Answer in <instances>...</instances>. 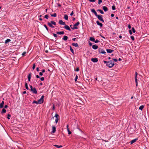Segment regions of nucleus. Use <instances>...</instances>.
Masks as SVG:
<instances>
[{
	"label": "nucleus",
	"mask_w": 149,
	"mask_h": 149,
	"mask_svg": "<svg viewBox=\"0 0 149 149\" xmlns=\"http://www.w3.org/2000/svg\"><path fill=\"white\" fill-rule=\"evenodd\" d=\"M109 63L106 64V65L109 68H111L114 65V64L113 61H109Z\"/></svg>",
	"instance_id": "1"
},
{
	"label": "nucleus",
	"mask_w": 149,
	"mask_h": 149,
	"mask_svg": "<svg viewBox=\"0 0 149 149\" xmlns=\"http://www.w3.org/2000/svg\"><path fill=\"white\" fill-rule=\"evenodd\" d=\"M48 25L52 28H54V26L52 24L56 25V23L54 21H51L50 22H48L47 23Z\"/></svg>",
	"instance_id": "2"
},
{
	"label": "nucleus",
	"mask_w": 149,
	"mask_h": 149,
	"mask_svg": "<svg viewBox=\"0 0 149 149\" xmlns=\"http://www.w3.org/2000/svg\"><path fill=\"white\" fill-rule=\"evenodd\" d=\"M44 96L43 95H42L41 98L38 100V103H39V104H42L44 102Z\"/></svg>",
	"instance_id": "3"
},
{
	"label": "nucleus",
	"mask_w": 149,
	"mask_h": 149,
	"mask_svg": "<svg viewBox=\"0 0 149 149\" xmlns=\"http://www.w3.org/2000/svg\"><path fill=\"white\" fill-rule=\"evenodd\" d=\"M138 73L136 72H135V80L136 84V87L138 86V81L137 79V75Z\"/></svg>",
	"instance_id": "4"
},
{
	"label": "nucleus",
	"mask_w": 149,
	"mask_h": 149,
	"mask_svg": "<svg viewBox=\"0 0 149 149\" xmlns=\"http://www.w3.org/2000/svg\"><path fill=\"white\" fill-rule=\"evenodd\" d=\"M79 24V22H78L77 23L74 25V27L72 28V29L73 30L77 29L78 27L77 26H78Z\"/></svg>",
	"instance_id": "5"
},
{
	"label": "nucleus",
	"mask_w": 149,
	"mask_h": 149,
	"mask_svg": "<svg viewBox=\"0 0 149 149\" xmlns=\"http://www.w3.org/2000/svg\"><path fill=\"white\" fill-rule=\"evenodd\" d=\"M98 51L100 54H104L106 53L101 48H99Z\"/></svg>",
	"instance_id": "6"
},
{
	"label": "nucleus",
	"mask_w": 149,
	"mask_h": 149,
	"mask_svg": "<svg viewBox=\"0 0 149 149\" xmlns=\"http://www.w3.org/2000/svg\"><path fill=\"white\" fill-rule=\"evenodd\" d=\"M97 18L100 21L104 22V20L102 17V15H98L97 16Z\"/></svg>",
	"instance_id": "7"
},
{
	"label": "nucleus",
	"mask_w": 149,
	"mask_h": 149,
	"mask_svg": "<svg viewBox=\"0 0 149 149\" xmlns=\"http://www.w3.org/2000/svg\"><path fill=\"white\" fill-rule=\"evenodd\" d=\"M30 91H32V93H33L35 94L37 93V91L36 89L35 88H34L31 90H30Z\"/></svg>",
	"instance_id": "8"
},
{
	"label": "nucleus",
	"mask_w": 149,
	"mask_h": 149,
	"mask_svg": "<svg viewBox=\"0 0 149 149\" xmlns=\"http://www.w3.org/2000/svg\"><path fill=\"white\" fill-rule=\"evenodd\" d=\"M91 60L94 63L97 62L98 61V60L97 58H92Z\"/></svg>",
	"instance_id": "9"
},
{
	"label": "nucleus",
	"mask_w": 149,
	"mask_h": 149,
	"mask_svg": "<svg viewBox=\"0 0 149 149\" xmlns=\"http://www.w3.org/2000/svg\"><path fill=\"white\" fill-rule=\"evenodd\" d=\"M91 12L93 13L96 17L98 15L97 14V12L94 9H92L91 10Z\"/></svg>",
	"instance_id": "10"
},
{
	"label": "nucleus",
	"mask_w": 149,
	"mask_h": 149,
	"mask_svg": "<svg viewBox=\"0 0 149 149\" xmlns=\"http://www.w3.org/2000/svg\"><path fill=\"white\" fill-rule=\"evenodd\" d=\"M65 29L69 31H71V29L69 26L67 25H65V26L63 27Z\"/></svg>",
	"instance_id": "11"
},
{
	"label": "nucleus",
	"mask_w": 149,
	"mask_h": 149,
	"mask_svg": "<svg viewBox=\"0 0 149 149\" xmlns=\"http://www.w3.org/2000/svg\"><path fill=\"white\" fill-rule=\"evenodd\" d=\"M58 23L61 25H65V22L63 21L62 20H60L59 21Z\"/></svg>",
	"instance_id": "12"
},
{
	"label": "nucleus",
	"mask_w": 149,
	"mask_h": 149,
	"mask_svg": "<svg viewBox=\"0 0 149 149\" xmlns=\"http://www.w3.org/2000/svg\"><path fill=\"white\" fill-rule=\"evenodd\" d=\"M52 133H54L56 131V127L54 126H53L52 127Z\"/></svg>",
	"instance_id": "13"
},
{
	"label": "nucleus",
	"mask_w": 149,
	"mask_h": 149,
	"mask_svg": "<svg viewBox=\"0 0 149 149\" xmlns=\"http://www.w3.org/2000/svg\"><path fill=\"white\" fill-rule=\"evenodd\" d=\"M96 23L98 25L100 26V28H101L103 26L102 24L100 22L98 21H96Z\"/></svg>",
	"instance_id": "14"
},
{
	"label": "nucleus",
	"mask_w": 149,
	"mask_h": 149,
	"mask_svg": "<svg viewBox=\"0 0 149 149\" xmlns=\"http://www.w3.org/2000/svg\"><path fill=\"white\" fill-rule=\"evenodd\" d=\"M107 52L108 53H111L113 52V50L111 49H107Z\"/></svg>",
	"instance_id": "15"
},
{
	"label": "nucleus",
	"mask_w": 149,
	"mask_h": 149,
	"mask_svg": "<svg viewBox=\"0 0 149 149\" xmlns=\"http://www.w3.org/2000/svg\"><path fill=\"white\" fill-rule=\"evenodd\" d=\"M92 48L94 49H96L98 48V46L96 45H94L92 46Z\"/></svg>",
	"instance_id": "16"
},
{
	"label": "nucleus",
	"mask_w": 149,
	"mask_h": 149,
	"mask_svg": "<svg viewBox=\"0 0 149 149\" xmlns=\"http://www.w3.org/2000/svg\"><path fill=\"white\" fill-rule=\"evenodd\" d=\"M68 126H69L68 125H67V130H68V134H71L72 132L70 131L69 129Z\"/></svg>",
	"instance_id": "17"
},
{
	"label": "nucleus",
	"mask_w": 149,
	"mask_h": 149,
	"mask_svg": "<svg viewBox=\"0 0 149 149\" xmlns=\"http://www.w3.org/2000/svg\"><path fill=\"white\" fill-rule=\"evenodd\" d=\"M102 8L105 12L107 11L108 10L107 7L106 6H103Z\"/></svg>",
	"instance_id": "18"
},
{
	"label": "nucleus",
	"mask_w": 149,
	"mask_h": 149,
	"mask_svg": "<svg viewBox=\"0 0 149 149\" xmlns=\"http://www.w3.org/2000/svg\"><path fill=\"white\" fill-rule=\"evenodd\" d=\"M138 138H136L135 139H134L133 140H132L131 141V144H133V143H134L136 141H137V140H138Z\"/></svg>",
	"instance_id": "19"
},
{
	"label": "nucleus",
	"mask_w": 149,
	"mask_h": 149,
	"mask_svg": "<svg viewBox=\"0 0 149 149\" xmlns=\"http://www.w3.org/2000/svg\"><path fill=\"white\" fill-rule=\"evenodd\" d=\"M68 39V37L67 36H63V38H62V39L64 41H66Z\"/></svg>",
	"instance_id": "20"
},
{
	"label": "nucleus",
	"mask_w": 149,
	"mask_h": 149,
	"mask_svg": "<svg viewBox=\"0 0 149 149\" xmlns=\"http://www.w3.org/2000/svg\"><path fill=\"white\" fill-rule=\"evenodd\" d=\"M4 102L3 101H2V102L0 104V108H2L3 107V105Z\"/></svg>",
	"instance_id": "21"
},
{
	"label": "nucleus",
	"mask_w": 149,
	"mask_h": 149,
	"mask_svg": "<svg viewBox=\"0 0 149 149\" xmlns=\"http://www.w3.org/2000/svg\"><path fill=\"white\" fill-rule=\"evenodd\" d=\"M56 33L58 35H61V34H63L64 33V31H60V32H57Z\"/></svg>",
	"instance_id": "22"
},
{
	"label": "nucleus",
	"mask_w": 149,
	"mask_h": 149,
	"mask_svg": "<svg viewBox=\"0 0 149 149\" xmlns=\"http://www.w3.org/2000/svg\"><path fill=\"white\" fill-rule=\"evenodd\" d=\"M72 45L75 47H78V45L77 43H73L72 44Z\"/></svg>",
	"instance_id": "23"
},
{
	"label": "nucleus",
	"mask_w": 149,
	"mask_h": 149,
	"mask_svg": "<svg viewBox=\"0 0 149 149\" xmlns=\"http://www.w3.org/2000/svg\"><path fill=\"white\" fill-rule=\"evenodd\" d=\"M70 50L71 51V52L73 54H74V50L72 48L71 46H70Z\"/></svg>",
	"instance_id": "24"
},
{
	"label": "nucleus",
	"mask_w": 149,
	"mask_h": 149,
	"mask_svg": "<svg viewBox=\"0 0 149 149\" xmlns=\"http://www.w3.org/2000/svg\"><path fill=\"white\" fill-rule=\"evenodd\" d=\"M25 87L26 89H27V90L29 89V88L28 86V84L26 82H25Z\"/></svg>",
	"instance_id": "25"
},
{
	"label": "nucleus",
	"mask_w": 149,
	"mask_h": 149,
	"mask_svg": "<svg viewBox=\"0 0 149 149\" xmlns=\"http://www.w3.org/2000/svg\"><path fill=\"white\" fill-rule=\"evenodd\" d=\"M6 110L4 108H3L1 112V113H6Z\"/></svg>",
	"instance_id": "26"
},
{
	"label": "nucleus",
	"mask_w": 149,
	"mask_h": 149,
	"mask_svg": "<svg viewBox=\"0 0 149 149\" xmlns=\"http://www.w3.org/2000/svg\"><path fill=\"white\" fill-rule=\"evenodd\" d=\"M64 18L66 20H68V16L67 15H65L64 16Z\"/></svg>",
	"instance_id": "27"
},
{
	"label": "nucleus",
	"mask_w": 149,
	"mask_h": 149,
	"mask_svg": "<svg viewBox=\"0 0 149 149\" xmlns=\"http://www.w3.org/2000/svg\"><path fill=\"white\" fill-rule=\"evenodd\" d=\"M54 146H55L57 148H62V146H61V145L58 146V145H54Z\"/></svg>",
	"instance_id": "28"
},
{
	"label": "nucleus",
	"mask_w": 149,
	"mask_h": 149,
	"mask_svg": "<svg viewBox=\"0 0 149 149\" xmlns=\"http://www.w3.org/2000/svg\"><path fill=\"white\" fill-rule=\"evenodd\" d=\"M90 40L94 42L95 41V38L93 37H91L90 38Z\"/></svg>",
	"instance_id": "29"
},
{
	"label": "nucleus",
	"mask_w": 149,
	"mask_h": 149,
	"mask_svg": "<svg viewBox=\"0 0 149 149\" xmlns=\"http://www.w3.org/2000/svg\"><path fill=\"white\" fill-rule=\"evenodd\" d=\"M50 15L52 17H56L57 16V15L56 13H54L53 14H50Z\"/></svg>",
	"instance_id": "30"
},
{
	"label": "nucleus",
	"mask_w": 149,
	"mask_h": 149,
	"mask_svg": "<svg viewBox=\"0 0 149 149\" xmlns=\"http://www.w3.org/2000/svg\"><path fill=\"white\" fill-rule=\"evenodd\" d=\"M144 106L143 105H141L139 107V109L141 110H142L144 108Z\"/></svg>",
	"instance_id": "31"
},
{
	"label": "nucleus",
	"mask_w": 149,
	"mask_h": 149,
	"mask_svg": "<svg viewBox=\"0 0 149 149\" xmlns=\"http://www.w3.org/2000/svg\"><path fill=\"white\" fill-rule=\"evenodd\" d=\"M32 74L31 73H30L28 76V79H31V75Z\"/></svg>",
	"instance_id": "32"
},
{
	"label": "nucleus",
	"mask_w": 149,
	"mask_h": 149,
	"mask_svg": "<svg viewBox=\"0 0 149 149\" xmlns=\"http://www.w3.org/2000/svg\"><path fill=\"white\" fill-rule=\"evenodd\" d=\"M10 40L8 39L6 40L5 42V43L6 44L7 43L10 42Z\"/></svg>",
	"instance_id": "33"
},
{
	"label": "nucleus",
	"mask_w": 149,
	"mask_h": 149,
	"mask_svg": "<svg viewBox=\"0 0 149 149\" xmlns=\"http://www.w3.org/2000/svg\"><path fill=\"white\" fill-rule=\"evenodd\" d=\"M11 116L10 115V114H8V115H7V118L9 120L10 119V117H11Z\"/></svg>",
	"instance_id": "34"
},
{
	"label": "nucleus",
	"mask_w": 149,
	"mask_h": 149,
	"mask_svg": "<svg viewBox=\"0 0 149 149\" xmlns=\"http://www.w3.org/2000/svg\"><path fill=\"white\" fill-rule=\"evenodd\" d=\"M54 117H55L56 119L58 118L59 115L57 114H56L55 115Z\"/></svg>",
	"instance_id": "35"
},
{
	"label": "nucleus",
	"mask_w": 149,
	"mask_h": 149,
	"mask_svg": "<svg viewBox=\"0 0 149 149\" xmlns=\"http://www.w3.org/2000/svg\"><path fill=\"white\" fill-rule=\"evenodd\" d=\"M132 32L133 33H135L136 32L135 30L134 27H132Z\"/></svg>",
	"instance_id": "36"
},
{
	"label": "nucleus",
	"mask_w": 149,
	"mask_h": 149,
	"mask_svg": "<svg viewBox=\"0 0 149 149\" xmlns=\"http://www.w3.org/2000/svg\"><path fill=\"white\" fill-rule=\"evenodd\" d=\"M38 101H36V100H34L33 101V102H32V103L33 104V103H36V104H38L39 103H38Z\"/></svg>",
	"instance_id": "37"
},
{
	"label": "nucleus",
	"mask_w": 149,
	"mask_h": 149,
	"mask_svg": "<svg viewBox=\"0 0 149 149\" xmlns=\"http://www.w3.org/2000/svg\"><path fill=\"white\" fill-rule=\"evenodd\" d=\"M49 16L48 15H45L44 16V17L47 19H48V17H49Z\"/></svg>",
	"instance_id": "38"
},
{
	"label": "nucleus",
	"mask_w": 149,
	"mask_h": 149,
	"mask_svg": "<svg viewBox=\"0 0 149 149\" xmlns=\"http://www.w3.org/2000/svg\"><path fill=\"white\" fill-rule=\"evenodd\" d=\"M116 7H115V6H112V9L113 10H114L116 9Z\"/></svg>",
	"instance_id": "39"
},
{
	"label": "nucleus",
	"mask_w": 149,
	"mask_h": 149,
	"mask_svg": "<svg viewBox=\"0 0 149 149\" xmlns=\"http://www.w3.org/2000/svg\"><path fill=\"white\" fill-rule=\"evenodd\" d=\"M36 67V64L35 63H34L33 64L32 69L33 70H34Z\"/></svg>",
	"instance_id": "40"
},
{
	"label": "nucleus",
	"mask_w": 149,
	"mask_h": 149,
	"mask_svg": "<svg viewBox=\"0 0 149 149\" xmlns=\"http://www.w3.org/2000/svg\"><path fill=\"white\" fill-rule=\"evenodd\" d=\"M130 38L132 40H134V36H130Z\"/></svg>",
	"instance_id": "41"
},
{
	"label": "nucleus",
	"mask_w": 149,
	"mask_h": 149,
	"mask_svg": "<svg viewBox=\"0 0 149 149\" xmlns=\"http://www.w3.org/2000/svg\"><path fill=\"white\" fill-rule=\"evenodd\" d=\"M44 27H45V28L46 29V30H47V31H48V28H47V26L46 25H45V24H44Z\"/></svg>",
	"instance_id": "42"
},
{
	"label": "nucleus",
	"mask_w": 149,
	"mask_h": 149,
	"mask_svg": "<svg viewBox=\"0 0 149 149\" xmlns=\"http://www.w3.org/2000/svg\"><path fill=\"white\" fill-rule=\"evenodd\" d=\"M98 0V4H100L102 2V0Z\"/></svg>",
	"instance_id": "43"
},
{
	"label": "nucleus",
	"mask_w": 149,
	"mask_h": 149,
	"mask_svg": "<svg viewBox=\"0 0 149 149\" xmlns=\"http://www.w3.org/2000/svg\"><path fill=\"white\" fill-rule=\"evenodd\" d=\"M78 76L77 75H76L75 78L74 80L75 82L77 81V79H78Z\"/></svg>",
	"instance_id": "44"
},
{
	"label": "nucleus",
	"mask_w": 149,
	"mask_h": 149,
	"mask_svg": "<svg viewBox=\"0 0 149 149\" xmlns=\"http://www.w3.org/2000/svg\"><path fill=\"white\" fill-rule=\"evenodd\" d=\"M53 35L55 37V38H56V37H57V36H57V35L56 34H55V33H53Z\"/></svg>",
	"instance_id": "45"
},
{
	"label": "nucleus",
	"mask_w": 149,
	"mask_h": 149,
	"mask_svg": "<svg viewBox=\"0 0 149 149\" xmlns=\"http://www.w3.org/2000/svg\"><path fill=\"white\" fill-rule=\"evenodd\" d=\"M112 59H113L114 61L116 62L118 61V60L116 58H112Z\"/></svg>",
	"instance_id": "46"
},
{
	"label": "nucleus",
	"mask_w": 149,
	"mask_h": 149,
	"mask_svg": "<svg viewBox=\"0 0 149 149\" xmlns=\"http://www.w3.org/2000/svg\"><path fill=\"white\" fill-rule=\"evenodd\" d=\"M100 13H101V14H104V12L101 10H100Z\"/></svg>",
	"instance_id": "47"
},
{
	"label": "nucleus",
	"mask_w": 149,
	"mask_h": 149,
	"mask_svg": "<svg viewBox=\"0 0 149 149\" xmlns=\"http://www.w3.org/2000/svg\"><path fill=\"white\" fill-rule=\"evenodd\" d=\"M94 42L95 43H97L98 42H99V41L98 40H97V39H96L95 40V41H94Z\"/></svg>",
	"instance_id": "48"
},
{
	"label": "nucleus",
	"mask_w": 149,
	"mask_h": 149,
	"mask_svg": "<svg viewBox=\"0 0 149 149\" xmlns=\"http://www.w3.org/2000/svg\"><path fill=\"white\" fill-rule=\"evenodd\" d=\"M79 70V68H76V69L75 70V71H78Z\"/></svg>",
	"instance_id": "49"
},
{
	"label": "nucleus",
	"mask_w": 149,
	"mask_h": 149,
	"mask_svg": "<svg viewBox=\"0 0 149 149\" xmlns=\"http://www.w3.org/2000/svg\"><path fill=\"white\" fill-rule=\"evenodd\" d=\"M104 62L105 63H106V64H107V63H109V61H104Z\"/></svg>",
	"instance_id": "50"
},
{
	"label": "nucleus",
	"mask_w": 149,
	"mask_h": 149,
	"mask_svg": "<svg viewBox=\"0 0 149 149\" xmlns=\"http://www.w3.org/2000/svg\"><path fill=\"white\" fill-rule=\"evenodd\" d=\"M40 79L41 81H43L44 80V77H42L40 78Z\"/></svg>",
	"instance_id": "51"
},
{
	"label": "nucleus",
	"mask_w": 149,
	"mask_h": 149,
	"mask_svg": "<svg viewBox=\"0 0 149 149\" xmlns=\"http://www.w3.org/2000/svg\"><path fill=\"white\" fill-rule=\"evenodd\" d=\"M59 120V119L58 118H57V119H56L55 120V122L56 123H57L58 121Z\"/></svg>",
	"instance_id": "52"
},
{
	"label": "nucleus",
	"mask_w": 149,
	"mask_h": 149,
	"mask_svg": "<svg viewBox=\"0 0 149 149\" xmlns=\"http://www.w3.org/2000/svg\"><path fill=\"white\" fill-rule=\"evenodd\" d=\"M129 32L130 35H132V33L131 30H129Z\"/></svg>",
	"instance_id": "53"
},
{
	"label": "nucleus",
	"mask_w": 149,
	"mask_h": 149,
	"mask_svg": "<svg viewBox=\"0 0 149 149\" xmlns=\"http://www.w3.org/2000/svg\"><path fill=\"white\" fill-rule=\"evenodd\" d=\"M89 45L90 46H91L92 45V43L91 42H90L89 41Z\"/></svg>",
	"instance_id": "54"
},
{
	"label": "nucleus",
	"mask_w": 149,
	"mask_h": 149,
	"mask_svg": "<svg viewBox=\"0 0 149 149\" xmlns=\"http://www.w3.org/2000/svg\"><path fill=\"white\" fill-rule=\"evenodd\" d=\"M89 1L91 2H95V0H89Z\"/></svg>",
	"instance_id": "55"
},
{
	"label": "nucleus",
	"mask_w": 149,
	"mask_h": 149,
	"mask_svg": "<svg viewBox=\"0 0 149 149\" xmlns=\"http://www.w3.org/2000/svg\"><path fill=\"white\" fill-rule=\"evenodd\" d=\"M26 52H23L22 54V55L23 56H24L25 55V54H26Z\"/></svg>",
	"instance_id": "56"
},
{
	"label": "nucleus",
	"mask_w": 149,
	"mask_h": 149,
	"mask_svg": "<svg viewBox=\"0 0 149 149\" xmlns=\"http://www.w3.org/2000/svg\"><path fill=\"white\" fill-rule=\"evenodd\" d=\"M128 27L129 29H130L131 28V26L130 24H128Z\"/></svg>",
	"instance_id": "57"
},
{
	"label": "nucleus",
	"mask_w": 149,
	"mask_h": 149,
	"mask_svg": "<svg viewBox=\"0 0 149 149\" xmlns=\"http://www.w3.org/2000/svg\"><path fill=\"white\" fill-rule=\"evenodd\" d=\"M43 73L42 72H40L39 73V75H40V76H42L43 75Z\"/></svg>",
	"instance_id": "58"
},
{
	"label": "nucleus",
	"mask_w": 149,
	"mask_h": 149,
	"mask_svg": "<svg viewBox=\"0 0 149 149\" xmlns=\"http://www.w3.org/2000/svg\"><path fill=\"white\" fill-rule=\"evenodd\" d=\"M30 87L31 88L30 90H31L32 89H33V88L32 86L31 85H30Z\"/></svg>",
	"instance_id": "59"
},
{
	"label": "nucleus",
	"mask_w": 149,
	"mask_h": 149,
	"mask_svg": "<svg viewBox=\"0 0 149 149\" xmlns=\"http://www.w3.org/2000/svg\"><path fill=\"white\" fill-rule=\"evenodd\" d=\"M8 107V105H5L4 107L5 108H7Z\"/></svg>",
	"instance_id": "60"
},
{
	"label": "nucleus",
	"mask_w": 149,
	"mask_h": 149,
	"mask_svg": "<svg viewBox=\"0 0 149 149\" xmlns=\"http://www.w3.org/2000/svg\"><path fill=\"white\" fill-rule=\"evenodd\" d=\"M36 70L38 72L39 71V69L38 67L37 68Z\"/></svg>",
	"instance_id": "61"
},
{
	"label": "nucleus",
	"mask_w": 149,
	"mask_h": 149,
	"mask_svg": "<svg viewBox=\"0 0 149 149\" xmlns=\"http://www.w3.org/2000/svg\"><path fill=\"white\" fill-rule=\"evenodd\" d=\"M73 14H74V13L73 12V11H72V12L71 13L70 15L71 16H72Z\"/></svg>",
	"instance_id": "62"
},
{
	"label": "nucleus",
	"mask_w": 149,
	"mask_h": 149,
	"mask_svg": "<svg viewBox=\"0 0 149 149\" xmlns=\"http://www.w3.org/2000/svg\"><path fill=\"white\" fill-rule=\"evenodd\" d=\"M36 77L37 78H40V77L39 75H36Z\"/></svg>",
	"instance_id": "63"
},
{
	"label": "nucleus",
	"mask_w": 149,
	"mask_h": 149,
	"mask_svg": "<svg viewBox=\"0 0 149 149\" xmlns=\"http://www.w3.org/2000/svg\"><path fill=\"white\" fill-rule=\"evenodd\" d=\"M77 39L76 38H73L72 39V40L74 41L76 40Z\"/></svg>",
	"instance_id": "64"
}]
</instances>
